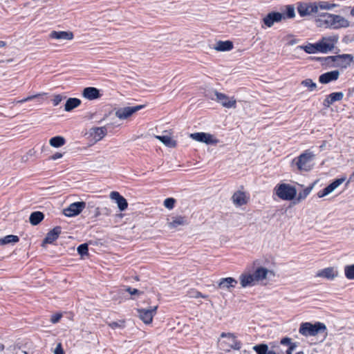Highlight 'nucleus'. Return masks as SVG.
I'll list each match as a JSON object with an SVG mask.
<instances>
[{
    "mask_svg": "<svg viewBox=\"0 0 354 354\" xmlns=\"http://www.w3.org/2000/svg\"><path fill=\"white\" fill-rule=\"evenodd\" d=\"M315 25L320 28L339 30L348 28L351 24L344 16L322 10L315 19Z\"/></svg>",
    "mask_w": 354,
    "mask_h": 354,
    "instance_id": "f257e3e1",
    "label": "nucleus"
},
{
    "mask_svg": "<svg viewBox=\"0 0 354 354\" xmlns=\"http://www.w3.org/2000/svg\"><path fill=\"white\" fill-rule=\"evenodd\" d=\"M337 6V4L330 1H318L313 3L300 2L297 8L301 17L313 15L315 19L322 10H332Z\"/></svg>",
    "mask_w": 354,
    "mask_h": 354,
    "instance_id": "f03ea898",
    "label": "nucleus"
},
{
    "mask_svg": "<svg viewBox=\"0 0 354 354\" xmlns=\"http://www.w3.org/2000/svg\"><path fill=\"white\" fill-rule=\"evenodd\" d=\"M272 272L264 267L257 268L254 272L249 270H245L239 277V280L241 288H246L257 286L260 282L266 279L269 274Z\"/></svg>",
    "mask_w": 354,
    "mask_h": 354,
    "instance_id": "7ed1b4c3",
    "label": "nucleus"
},
{
    "mask_svg": "<svg viewBox=\"0 0 354 354\" xmlns=\"http://www.w3.org/2000/svg\"><path fill=\"white\" fill-rule=\"evenodd\" d=\"M326 325L321 322L312 324L310 322H303L300 324L299 333L304 337L315 336L318 334L326 333Z\"/></svg>",
    "mask_w": 354,
    "mask_h": 354,
    "instance_id": "20e7f679",
    "label": "nucleus"
},
{
    "mask_svg": "<svg viewBox=\"0 0 354 354\" xmlns=\"http://www.w3.org/2000/svg\"><path fill=\"white\" fill-rule=\"evenodd\" d=\"M313 158L314 155L313 153L306 151L297 158H294L292 160L291 165L299 171H309L313 167Z\"/></svg>",
    "mask_w": 354,
    "mask_h": 354,
    "instance_id": "39448f33",
    "label": "nucleus"
},
{
    "mask_svg": "<svg viewBox=\"0 0 354 354\" xmlns=\"http://www.w3.org/2000/svg\"><path fill=\"white\" fill-rule=\"evenodd\" d=\"M276 195L283 201H291L297 195L296 189L289 184L281 183L274 188Z\"/></svg>",
    "mask_w": 354,
    "mask_h": 354,
    "instance_id": "423d86ee",
    "label": "nucleus"
},
{
    "mask_svg": "<svg viewBox=\"0 0 354 354\" xmlns=\"http://www.w3.org/2000/svg\"><path fill=\"white\" fill-rule=\"evenodd\" d=\"M221 338H226L225 340H219L218 344L221 349L224 351H230V348L239 350L241 347L240 342L237 341L236 337L232 333H223L221 335Z\"/></svg>",
    "mask_w": 354,
    "mask_h": 354,
    "instance_id": "0eeeda50",
    "label": "nucleus"
},
{
    "mask_svg": "<svg viewBox=\"0 0 354 354\" xmlns=\"http://www.w3.org/2000/svg\"><path fill=\"white\" fill-rule=\"evenodd\" d=\"M157 308V306H151L149 308H138V316L144 324H150L156 314Z\"/></svg>",
    "mask_w": 354,
    "mask_h": 354,
    "instance_id": "6e6552de",
    "label": "nucleus"
},
{
    "mask_svg": "<svg viewBox=\"0 0 354 354\" xmlns=\"http://www.w3.org/2000/svg\"><path fill=\"white\" fill-rule=\"evenodd\" d=\"M107 133L106 127H92L86 133L87 138L93 142L101 140Z\"/></svg>",
    "mask_w": 354,
    "mask_h": 354,
    "instance_id": "1a4fd4ad",
    "label": "nucleus"
},
{
    "mask_svg": "<svg viewBox=\"0 0 354 354\" xmlns=\"http://www.w3.org/2000/svg\"><path fill=\"white\" fill-rule=\"evenodd\" d=\"M190 138L193 140L205 143L207 145H216L218 140L212 134L204 132L194 133L190 134Z\"/></svg>",
    "mask_w": 354,
    "mask_h": 354,
    "instance_id": "9d476101",
    "label": "nucleus"
},
{
    "mask_svg": "<svg viewBox=\"0 0 354 354\" xmlns=\"http://www.w3.org/2000/svg\"><path fill=\"white\" fill-rule=\"evenodd\" d=\"M339 276V272L335 267H327L318 270L315 274L316 277L323 278L333 281Z\"/></svg>",
    "mask_w": 354,
    "mask_h": 354,
    "instance_id": "9b49d317",
    "label": "nucleus"
},
{
    "mask_svg": "<svg viewBox=\"0 0 354 354\" xmlns=\"http://www.w3.org/2000/svg\"><path fill=\"white\" fill-rule=\"evenodd\" d=\"M85 207L86 203L83 201L73 203L64 209V214L68 217L75 216L80 214Z\"/></svg>",
    "mask_w": 354,
    "mask_h": 354,
    "instance_id": "f8f14e48",
    "label": "nucleus"
},
{
    "mask_svg": "<svg viewBox=\"0 0 354 354\" xmlns=\"http://www.w3.org/2000/svg\"><path fill=\"white\" fill-rule=\"evenodd\" d=\"M338 39L339 37L337 35L323 37L320 39L323 49V53H328L332 51L334 49L335 44H337Z\"/></svg>",
    "mask_w": 354,
    "mask_h": 354,
    "instance_id": "ddd939ff",
    "label": "nucleus"
},
{
    "mask_svg": "<svg viewBox=\"0 0 354 354\" xmlns=\"http://www.w3.org/2000/svg\"><path fill=\"white\" fill-rule=\"evenodd\" d=\"M335 60V68H346L353 61V56L351 54H342L339 55H335V58H333Z\"/></svg>",
    "mask_w": 354,
    "mask_h": 354,
    "instance_id": "4468645a",
    "label": "nucleus"
},
{
    "mask_svg": "<svg viewBox=\"0 0 354 354\" xmlns=\"http://www.w3.org/2000/svg\"><path fill=\"white\" fill-rule=\"evenodd\" d=\"M215 96L216 98L214 100L220 103L223 106L227 109L235 108L236 101L234 97H229L217 91H215Z\"/></svg>",
    "mask_w": 354,
    "mask_h": 354,
    "instance_id": "2eb2a0df",
    "label": "nucleus"
},
{
    "mask_svg": "<svg viewBox=\"0 0 354 354\" xmlns=\"http://www.w3.org/2000/svg\"><path fill=\"white\" fill-rule=\"evenodd\" d=\"M144 107L143 105H138L135 106H127L118 109L115 115L122 120L127 119L134 113L138 111Z\"/></svg>",
    "mask_w": 354,
    "mask_h": 354,
    "instance_id": "dca6fc26",
    "label": "nucleus"
},
{
    "mask_svg": "<svg viewBox=\"0 0 354 354\" xmlns=\"http://www.w3.org/2000/svg\"><path fill=\"white\" fill-rule=\"evenodd\" d=\"M285 17L281 12H272L268 13L263 19V22L264 25L268 27H272L274 23L281 21Z\"/></svg>",
    "mask_w": 354,
    "mask_h": 354,
    "instance_id": "f3484780",
    "label": "nucleus"
},
{
    "mask_svg": "<svg viewBox=\"0 0 354 354\" xmlns=\"http://www.w3.org/2000/svg\"><path fill=\"white\" fill-rule=\"evenodd\" d=\"M250 196L248 194L243 191H236L232 196V201L234 205L240 207L248 203Z\"/></svg>",
    "mask_w": 354,
    "mask_h": 354,
    "instance_id": "a211bd4d",
    "label": "nucleus"
},
{
    "mask_svg": "<svg viewBox=\"0 0 354 354\" xmlns=\"http://www.w3.org/2000/svg\"><path fill=\"white\" fill-rule=\"evenodd\" d=\"M345 178H341L336 179L334 180L332 183H330L329 185H328L326 187L323 189L322 190H320L317 193V196L319 198L324 197L330 193H332L335 189H337L340 185H342L344 180Z\"/></svg>",
    "mask_w": 354,
    "mask_h": 354,
    "instance_id": "6ab92c4d",
    "label": "nucleus"
},
{
    "mask_svg": "<svg viewBox=\"0 0 354 354\" xmlns=\"http://www.w3.org/2000/svg\"><path fill=\"white\" fill-rule=\"evenodd\" d=\"M110 198L114 201L120 211L125 210L128 207L127 200L120 194L118 192H111L110 193Z\"/></svg>",
    "mask_w": 354,
    "mask_h": 354,
    "instance_id": "aec40b11",
    "label": "nucleus"
},
{
    "mask_svg": "<svg viewBox=\"0 0 354 354\" xmlns=\"http://www.w3.org/2000/svg\"><path fill=\"white\" fill-rule=\"evenodd\" d=\"M237 283L238 281L233 277L221 278L218 282V288L230 291L231 288H234Z\"/></svg>",
    "mask_w": 354,
    "mask_h": 354,
    "instance_id": "412c9836",
    "label": "nucleus"
},
{
    "mask_svg": "<svg viewBox=\"0 0 354 354\" xmlns=\"http://www.w3.org/2000/svg\"><path fill=\"white\" fill-rule=\"evenodd\" d=\"M339 76V72L338 71H333L322 74L319 77V81L322 84H328L337 80Z\"/></svg>",
    "mask_w": 354,
    "mask_h": 354,
    "instance_id": "4be33fe9",
    "label": "nucleus"
},
{
    "mask_svg": "<svg viewBox=\"0 0 354 354\" xmlns=\"http://www.w3.org/2000/svg\"><path fill=\"white\" fill-rule=\"evenodd\" d=\"M82 96L89 100L98 99L101 97L100 90L95 87H86L82 91Z\"/></svg>",
    "mask_w": 354,
    "mask_h": 354,
    "instance_id": "5701e85b",
    "label": "nucleus"
},
{
    "mask_svg": "<svg viewBox=\"0 0 354 354\" xmlns=\"http://www.w3.org/2000/svg\"><path fill=\"white\" fill-rule=\"evenodd\" d=\"M187 224V221L185 217L181 216H174L171 221L168 223V227L170 229L178 228L180 226H183Z\"/></svg>",
    "mask_w": 354,
    "mask_h": 354,
    "instance_id": "b1692460",
    "label": "nucleus"
},
{
    "mask_svg": "<svg viewBox=\"0 0 354 354\" xmlns=\"http://www.w3.org/2000/svg\"><path fill=\"white\" fill-rule=\"evenodd\" d=\"M50 36L53 39L60 40H71L73 38V32L67 31H53Z\"/></svg>",
    "mask_w": 354,
    "mask_h": 354,
    "instance_id": "393cba45",
    "label": "nucleus"
},
{
    "mask_svg": "<svg viewBox=\"0 0 354 354\" xmlns=\"http://www.w3.org/2000/svg\"><path fill=\"white\" fill-rule=\"evenodd\" d=\"M60 233L61 228L59 227L53 228L47 234L44 242L45 243H52L53 241L57 239Z\"/></svg>",
    "mask_w": 354,
    "mask_h": 354,
    "instance_id": "a878e982",
    "label": "nucleus"
},
{
    "mask_svg": "<svg viewBox=\"0 0 354 354\" xmlns=\"http://www.w3.org/2000/svg\"><path fill=\"white\" fill-rule=\"evenodd\" d=\"M155 138L168 147H175L176 145V142L169 135L156 136Z\"/></svg>",
    "mask_w": 354,
    "mask_h": 354,
    "instance_id": "bb28decb",
    "label": "nucleus"
},
{
    "mask_svg": "<svg viewBox=\"0 0 354 354\" xmlns=\"http://www.w3.org/2000/svg\"><path fill=\"white\" fill-rule=\"evenodd\" d=\"M233 48V44L230 41H218L215 46L214 49L217 51H228Z\"/></svg>",
    "mask_w": 354,
    "mask_h": 354,
    "instance_id": "cd10ccee",
    "label": "nucleus"
},
{
    "mask_svg": "<svg viewBox=\"0 0 354 354\" xmlns=\"http://www.w3.org/2000/svg\"><path fill=\"white\" fill-rule=\"evenodd\" d=\"M280 344L283 346H288V349L286 352L295 351L298 346L297 342H292L290 337H283L281 339Z\"/></svg>",
    "mask_w": 354,
    "mask_h": 354,
    "instance_id": "c85d7f7f",
    "label": "nucleus"
},
{
    "mask_svg": "<svg viewBox=\"0 0 354 354\" xmlns=\"http://www.w3.org/2000/svg\"><path fill=\"white\" fill-rule=\"evenodd\" d=\"M81 104V100L77 98H69L67 100L64 110L67 112L72 111L73 109L77 108Z\"/></svg>",
    "mask_w": 354,
    "mask_h": 354,
    "instance_id": "c756f323",
    "label": "nucleus"
},
{
    "mask_svg": "<svg viewBox=\"0 0 354 354\" xmlns=\"http://www.w3.org/2000/svg\"><path fill=\"white\" fill-rule=\"evenodd\" d=\"M66 143V140L62 136H55L50 139L49 144L55 148L62 147Z\"/></svg>",
    "mask_w": 354,
    "mask_h": 354,
    "instance_id": "7c9ffc66",
    "label": "nucleus"
},
{
    "mask_svg": "<svg viewBox=\"0 0 354 354\" xmlns=\"http://www.w3.org/2000/svg\"><path fill=\"white\" fill-rule=\"evenodd\" d=\"M19 239L15 235H7L0 239V245L14 244L19 241Z\"/></svg>",
    "mask_w": 354,
    "mask_h": 354,
    "instance_id": "2f4dec72",
    "label": "nucleus"
},
{
    "mask_svg": "<svg viewBox=\"0 0 354 354\" xmlns=\"http://www.w3.org/2000/svg\"><path fill=\"white\" fill-rule=\"evenodd\" d=\"M44 218V214L41 212H32L29 218L30 222L32 225H36L39 224Z\"/></svg>",
    "mask_w": 354,
    "mask_h": 354,
    "instance_id": "473e14b6",
    "label": "nucleus"
},
{
    "mask_svg": "<svg viewBox=\"0 0 354 354\" xmlns=\"http://www.w3.org/2000/svg\"><path fill=\"white\" fill-rule=\"evenodd\" d=\"M345 277L348 280H354V264L346 265L344 267Z\"/></svg>",
    "mask_w": 354,
    "mask_h": 354,
    "instance_id": "72a5a7b5",
    "label": "nucleus"
},
{
    "mask_svg": "<svg viewBox=\"0 0 354 354\" xmlns=\"http://www.w3.org/2000/svg\"><path fill=\"white\" fill-rule=\"evenodd\" d=\"M285 19H292L295 17V7L292 5H288L282 13Z\"/></svg>",
    "mask_w": 354,
    "mask_h": 354,
    "instance_id": "f704fd0d",
    "label": "nucleus"
},
{
    "mask_svg": "<svg viewBox=\"0 0 354 354\" xmlns=\"http://www.w3.org/2000/svg\"><path fill=\"white\" fill-rule=\"evenodd\" d=\"M253 350L257 353V354H268L269 350L268 346L267 344H261L255 345L253 346Z\"/></svg>",
    "mask_w": 354,
    "mask_h": 354,
    "instance_id": "c9c22d12",
    "label": "nucleus"
},
{
    "mask_svg": "<svg viewBox=\"0 0 354 354\" xmlns=\"http://www.w3.org/2000/svg\"><path fill=\"white\" fill-rule=\"evenodd\" d=\"M328 96L329 97L330 100L334 103L342 100L344 97V93L342 92H335L329 94Z\"/></svg>",
    "mask_w": 354,
    "mask_h": 354,
    "instance_id": "e433bc0d",
    "label": "nucleus"
},
{
    "mask_svg": "<svg viewBox=\"0 0 354 354\" xmlns=\"http://www.w3.org/2000/svg\"><path fill=\"white\" fill-rule=\"evenodd\" d=\"M335 55L328 56L323 58V64L326 65L329 68H335V60L333 58H335Z\"/></svg>",
    "mask_w": 354,
    "mask_h": 354,
    "instance_id": "4c0bfd02",
    "label": "nucleus"
},
{
    "mask_svg": "<svg viewBox=\"0 0 354 354\" xmlns=\"http://www.w3.org/2000/svg\"><path fill=\"white\" fill-rule=\"evenodd\" d=\"M301 84L306 87H308L311 91L315 90L317 87L316 84L313 82L310 79L303 80L301 82Z\"/></svg>",
    "mask_w": 354,
    "mask_h": 354,
    "instance_id": "58836bf2",
    "label": "nucleus"
},
{
    "mask_svg": "<svg viewBox=\"0 0 354 354\" xmlns=\"http://www.w3.org/2000/svg\"><path fill=\"white\" fill-rule=\"evenodd\" d=\"M312 189H313L312 187H306V189H304L303 192L299 193L298 196H297V200L301 201V200L305 199L309 195V194L311 192Z\"/></svg>",
    "mask_w": 354,
    "mask_h": 354,
    "instance_id": "ea45409f",
    "label": "nucleus"
},
{
    "mask_svg": "<svg viewBox=\"0 0 354 354\" xmlns=\"http://www.w3.org/2000/svg\"><path fill=\"white\" fill-rule=\"evenodd\" d=\"M300 48L303 49L306 53L308 54H315L317 53L314 45L313 44H308L305 46H299Z\"/></svg>",
    "mask_w": 354,
    "mask_h": 354,
    "instance_id": "a19ab883",
    "label": "nucleus"
},
{
    "mask_svg": "<svg viewBox=\"0 0 354 354\" xmlns=\"http://www.w3.org/2000/svg\"><path fill=\"white\" fill-rule=\"evenodd\" d=\"M176 200L173 198H167L164 201V206L169 209H172L174 207Z\"/></svg>",
    "mask_w": 354,
    "mask_h": 354,
    "instance_id": "79ce46f5",
    "label": "nucleus"
},
{
    "mask_svg": "<svg viewBox=\"0 0 354 354\" xmlns=\"http://www.w3.org/2000/svg\"><path fill=\"white\" fill-rule=\"evenodd\" d=\"M77 252L82 256L87 254V253H88L87 244L84 243V244L79 245L77 248Z\"/></svg>",
    "mask_w": 354,
    "mask_h": 354,
    "instance_id": "37998d69",
    "label": "nucleus"
},
{
    "mask_svg": "<svg viewBox=\"0 0 354 354\" xmlns=\"http://www.w3.org/2000/svg\"><path fill=\"white\" fill-rule=\"evenodd\" d=\"M124 322L123 321H119V322H113L109 324V326L112 329H115L117 328H122L124 327Z\"/></svg>",
    "mask_w": 354,
    "mask_h": 354,
    "instance_id": "c03bdc74",
    "label": "nucleus"
},
{
    "mask_svg": "<svg viewBox=\"0 0 354 354\" xmlns=\"http://www.w3.org/2000/svg\"><path fill=\"white\" fill-rule=\"evenodd\" d=\"M62 315L61 313H56L51 316L50 321L53 324L57 323L62 318Z\"/></svg>",
    "mask_w": 354,
    "mask_h": 354,
    "instance_id": "a18cd8bd",
    "label": "nucleus"
},
{
    "mask_svg": "<svg viewBox=\"0 0 354 354\" xmlns=\"http://www.w3.org/2000/svg\"><path fill=\"white\" fill-rule=\"evenodd\" d=\"M189 297H194V298H198V297H203L205 298L206 296L203 295L201 292L196 291V290H192L189 292Z\"/></svg>",
    "mask_w": 354,
    "mask_h": 354,
    "instance_id": "49530a36",
    "label": "nucleus"
},
{
    "mask_svg": "<svg viewBox=\"0 0 354 354\" xmlns=\"http://www.w3.org/2000/svg\"><path fill=\"white\" fill-rule=\"evenodd\" d=\"M63 100V97L60 95H56L52 100L54 106H57Z\"/></svg>",
    "mask_w": 354,
    "mask_h": 354,
    "instance_id": "de8ad7c7",
    "label": "nucleus"
},
{
    "mask_svg": "<svg viewBox=\"0 0 354 354\" xmlns=\"http://www.w3.org/2000/svg\"><path fill=\"white\" fill-rule=\"evenodd\" d=\"M314 45L315 50L316 53H323V49L322 47L321 41L319 40L317 42L313 44Z\"/></svg>",
    "mask_w": 354,
    "mask_h": 354,
    "instance_id": "09e8293b",
    "label": "nucleus"
},
{
    "mask_svg": "<svg viewBox=\"0 0 354 354\" xmlns=\"http://www.w3.org/2000/svg\"><path fill=\"white\" fill-rule=\"evenodd\" d=\"M332 104H333V103L332 102V101L330 100L329 97L327 95L326 99L323 102V105L326 108H329Z\"/></svg>",
    "mask_w": 354,
    "mask_h": 354,
    "instance_id": "8fccbe9b",
    "label": "nucleus"
},
{
    "mask_svg": "<svg viewBox=\"0 0 354 354\" xmlns=\"http://www.w3.org/2000/svg\"><path fill=\"white\" fill-rule=\"evenodd\" d=\"M55 354H64L61 344H58L54 351Z\"/></svg>",
    "mask_w": 354,
    "mask_h": 354,
    "instance_id": "3c124183",
    "label": "nucleus"
},
{
    "mask_svg": "<svg viewBox=\"0 0 354 354\" xmlns=\"http://www.w3.org/2000/svg\"><path fill=\"white\" fill-rule=\"evenodd\" d=\"M44 95H45V93H39V94H36L34 95H30V96H28L27 97H26L25 100H26V102H28V101H30L36 97H38L39 96Z\"/></svg>",
    "mask_w": 354,
    "mask_h": 354,
    "instance_id": "603ef678",
    "label": "nucleus"
},
{
    "mask_svg": "<svg viewBox=\"0 0 354 354\" xmlns=\"http://www.w3.org/2000/svg\"><path fill=\"white\" fill-rule=\"evenodd\" d=\"M112 211L109 207H104L102 209V214L105 216H109L111 214Z\"/></svg>",
    "mask_w": 354,
    "mask_h": 354,
    "instance_id": "864d4df0",
    "label": "nucleus"
},
{
    "mask_svg": "<svg viewBox=\"0 0 354 354\" xmlns=\"http://www.w3.org/2000/svg\"><path fill=\"white\" fill-rule=\"evenodd\" d=\"M62 156H63L62 153L57 152L51 156L50 159L55 160L57 159H59V158H62Z\"/></svg>",
    "mask_w": 354,
    "mask_h": 354,
    "instance_id": "5fc2aeb1",
    "label": "nucleus"
},
{
    "mask_svg": "<svg viewBox=\"0 0 354 354\" xmlns=\"http://www.w3.org/2000/svg\"><path fill=\"white\" fill-rule=\"evenodd\" d=\"M127 291L131 294V295H136V294H138L139 292V290L138 289H136V288H128L127 289Z\"/></svg>",
    "mask_w": 354,
    "mask_h": 354,
    "instance_id": "6e6d98bb",
    "label": "nucleus"
},
{
    "mask_svg": "<svg viewBox=\"0 0 354 354\" xmlns=\"http://www.w3.org/2000/svg\"><path fill=\"white\" fill-rule=\"evenodd\" d=\"M286 354H304V352L303 351H299L298 352L295 353L294 351L291 352H286Z\"/></svg>",
    "mask_w": 354,
    "mask_h": 354,
    "instance_id": "4d7b16f0",
    "label": "nucleus"
},
{
    "mask_svg": "<svg viewBox=\"0 0 354 354\" xmlns=\"http://www.w3.org/2000/svg\"><path fill=\"white\" fill-rule=\"evenodd\" d=\"M6 46V42L3 41H0V48L4 47Z\"/></svg>",
    "mask_w": 354,
    "mask_h": 354,
    "instance_id": "13d9d810",
    "label": "nucleus"
},
{
    "mask_svg": "<svg viewBox=\"0 0 354 354\" xmlns=\"http://www.w3.org/2000/svg\"><path fill=\"white\" fill-rule=\"evenodd\" d=\"M26 102V100H25V98H24L22 100L16 101V103H24Z\"/></svg>",
    "mask_w": 354,
    "mask_h": 354,
    "instance_id": "bf43d9fd",
    "label": "nucleus"
},
{
    "mask_svg": "<svg viewBox=\"0 0 354 354\" xmlns=\"http://www.w3.org/2000/svg\"><path fill=\"white\" fill-rule=\"evenodd\" d=\"M100 214H101V213H100V212L99 211V209H98V208H97V209H96V213H95V215H96V216H99Z\"/></svg>",
    "mask_w": 354,
    "mask_h": 354,
    "instance_id": "052dcab7",
    "label": "nucleus"
},
{
    "mask_svg": "<svg viewBox=\"0 0 354 354\" xmlns=\"http://www.w3.org/2000/svg\"><path fill=\"white\" fill-rule=\"evenodd\" d=\"M351 15L354 17V7L351 10Z\"/></svg>",
    "mask_w": 354,
    "mask_h": 354,
    "instance_id": "680f3d73",
    "label": "nucleus"
},
{
    "mask_svg": "<svg viewBox=\"0 0 354 354\" xmlns=\"http://www.w3.org/2000/svg\"><path fill=\"white\" fill-rule=\"evenodd\" d=\"M3 349V345L0 343V351H2Z\"/></svg>",
    "mask_w": 354,
    "mask_h": 354,
    "instance_id": "e2e57ef3",
    "label": "nucleus"
},
{
    "mask_svg": "<svg viewBox=\"0 0 354 354\" xmlns=\"http://www.w3.org/2000/svg\"><path fill=\"white\" fill-rule=\"evenodd\" d=\"M268 354H277L274 351H270Z\"/></svg>",
    "mask_w": 354,
    "mask_h": 354,
    "instance_id": "0e129e2a",
    "label": "nucleus"
},
{
    "mask_svg": "<svg viewBox=\"0 0 354 354\" xmlns=\"http://www.w3.org/2000/svg\"><path fill=\"white\" fill-rule=\"evenodd\" d=\"M21 354H28L26 351H22Z\"/></svg>",
    "mask_w": 354,
    "mask_h": 354,
    "instance_id": "69168bd1",
    "label": "nucleus"
}]
</instances>
